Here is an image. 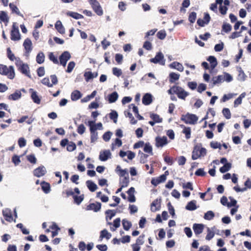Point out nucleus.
I'll return each mask as SVG.
<instances>
[{
  "mask_svg": "<svg viewBox=\"0 0 251 251\" xmlns=\"http://www.w3.org/2000/svg\"><path fill=\"white\" fill-rule=\"evenodd\" d=\"M15 65L18 68V70L23 74H24L29 78L31 77L29 68L27 64L24 63L20 59H17Z\"/></svg>",
  "mask_w": 251,
  "mask_h": 251,
  "instance_id": "f257e3e1",
  "label": "nucleus"
},
{
  "mask_svg": "<svg viewBox=\"0 0 251 251\" xmlns=\"http://www.w3.org/2000/svg\"><path fill=\"white\" fill-rule=\"evenodd\" d=\"M0 74L7 75L10 79H13L15 77V71L13 66H10L7 67L4 65H0Z\"/></svg>",
  "mask_w": 251,
  "mask_h": 251,
  "instance_id": "f03ea898",
  "label": "nucleus"
},
{
  "mask_svg": "<svg viewBox=\"0 0 251 251\" xmlns=\"http://www.w3.org/2000/svg\"><path fill=\"white\" fill-rule=\"evenodd\" d=\"M206 154V150L201 147L200 145L195 146L192 152V158L193 160H196L198 158L204 156Z\"/></svg>",
  "mask_w": 251,
  "mask_h": 251,
  "instance_id": "7ed1b4c3",
  "label": "nucleus"
},
{
  "mask_svg": "<svg viewBox=\"0 0 251 251\" xmlns=\"http://www.w3.org/2000/svg\"><path fill=\"white\" fill-rule=\"evenodd\" d=\"M181 120L187 124L195 125L198 120V117L195 114L187 113L182 115Z\"/></svg>",
  "mask_w": 251,
  "mask_h": 251,
  "instance_id": "20e7f679",
  "label": "nucleus"
},
{
  "mask_svg": "<svg viewBox=\"0 0 251 251\" xmlns=\"http://www.w3.org/2000/svg\"><path fill=\"white\" fill-rule=\"evenodd\" d=\"M90 4L94 10V11L98 15L102 16L103 14V11L100 3L98 0H91Z\"/></svg>",
  "mask_w": 251,
  "mask_h": 251,
  "instance_id": "39448f33",
  "label": "nucleus"
},
{
  "mask_svg": "<svg viewBox=\"0 0 251 251\" xmlns=\"http://www.w3.org/2000/svg\"><path fill=\"white\" fill-rule=\"evenodd\" d=\"M150 61L155 64L158 63L161 65H164L165 64L164 55L161 52H158L154 58L150 59Z\"/></svg>",
  "mask_w": 251,
  "mask_h": 251,
  "instance_id": "423d86ee",
  "label": "nucleus"
},
{
  "mask_svg": "<svg viewBox=\"0 0 251 251\" xmlns=\"http://www.w3.org/2000/svg\"><path fill=\"white\" fill-rule=\"evenodd\" d=\"M71 55L70 52L68 51L63 52L59 56V63L65 67L66 65L67 61L71 58Z\"/></svg>",
  "mask_w": 251,
  "mask_h": 251,
  "instance_id": "0eeeda50",
  "label": "nucleus"
},
{
  "mask_svg": "<svg viewBox=\"0 0 251 251\" xmlns=\"http://www.w3.org/2000/svg\"><path fill=\"white\" fill-rule=\"evenodd\" d=\"M175 94L177 96L179 99L185 100L186 97L189 95V93L185 91L183 88L181 87L176 86L175 88Z\"/></svg>",
  "mask_w": 251,
  "mask_h": 251,
  "instance_id": "6e6552de",
  "label": "nucleus"
},
{
  "mask_svg": "<svg viewBox=\"0 0 251 251\" xmlns=\"http://www.w3.org/2000/svg\"><path fill=\"white\" fill-rule=\"evenodd\" d=\"M111 157V153L109 150L101 151L99 155V159L102 161H105Z\"/></svg>",
  "mask_w": 251,
  "mask_h": 251,
  "instance_id": "1a4fd4ad",
  "label": "nucleus"
},
{
  "mask_svg": "<svg viewBox=\"0 0 251 251\" xmlns=\"http://www.w3.org/2000/svg\"><path fill=\"white\" fill-rule=\"evenodd\" d=\"M46 172V168L44 166H41L35 169L33 174L35 176L40 177L43 176Z\"/></svg>",
  "mask_w": 251,
  "mask_h": 251,
  "instance_id": "9d476101",
  "label": "nucleus"
},
{
  "mask_svg": "<svg viewBox=\"0 0 251 251\" xmlns=\"http://www.w3.org/2000/svg\"><path fill=\"white\" fill-rule=\"evenodd\" d=\"M155 141L157 147H162L167 144V138L166 136L157 137L155 139Z\"/></svg>",
  "mask_w": 251,
  "mask_h": 251,
  "instance_id": "9b49d317",
  "label": "nucleus"
},
{
  "mask_svg": "<svg viewBox=\"0 0 251 251\" xmlns=\"http://www.w3.org/2000/svg\"><path fill=\"white\" fill-rule=\"evenodd\" d=\"M3 215L7 221L11 222L13 221L12 217V212L11 210L8 208L3 209L2 211Z\"/></svg>",
  "mask_w": 251,
  "mask_h": 251,
  "instance_id": "f8f14e48",
  "label": "nucleus"
},
{
  "mask_svg": "<svg viewBox=\"0 0 251 251\" xmlns=\"http://www.w3.org/2000/svg\"><path fill=\"white\" fill-rule=\"evenodd\" d=\"M111 234L107 230L104 229L100 232V235L99 237V241L101 242L103 238H105L106 240H109L111 237Z\"/></svg>",
  "mask_w": 251,
  "mask_h": 251,
  "instance_id": "ddd939ff",
  "label": "nucleus"
},
{
  "mask_svg": "<svg viewBox=\"0 0 251 251\" xmlns=\"http://www.w3.org/2000/svg\"><path fill=\"white\" fill-rule=\"evenodd\" d=\"M101 208V203L100 202L92 203L87 207V210H93L95 212L99 211Z\"/></svg>",
  "mask_w": 251,
  "mask_h": 251,
  "instance_id": "4468645a",
  "label": "nucleus"
},
{
  "mask_svg": "<svg viewBox=\"0 0 251 251\" xmlns=\"http://www.w3.org/2000/svg\"><path fill=\"white\" fill-rule=\"evenodd\" d=\"M97 73H92L90 71H86L84 74L85 79L87 82H88L91 79L97 77Z\"/></svg>",
  "mask_w": 251,
  "mask_h": 251,
  "instance_id": "2eb2a0df",
  "label": "nucleus"
},
{
  "mask_svg": "<svg viewBox=\"0 0 251 251\" xmlns=\"http://www.w3.org/2000/svg\"><path fill=\"white\" fill-rule=\"evenodd\" d=\"M32 42L30 39L26 38L23 44V46L26 50V53L28 54L32 50Z\"/></svg>",
  "mask_w": 251,
  "mask_h": 251,
  "instance_id": "dca6fc26",
  "label": "nucleus"
},
{
  "mask_svg": "<svg viewBox=\"0 0 251 251\" xmlns=\"http://www.w3.org/2000/svg\"><path fill=\"white\" fill-rule=\"evenodd\" d=\"M204 226L202 224H195L193 225V228L196 235L201 233L203 230Z\"/></svg>",
  "mask_w": 251,
  "mask_h": 251,
  "instance_id": "f3484780",
  "label": "nucleus"
},
{
  "mask_svg": "<svg viewBox=\"0 0 251 251\" xmlns=\"http://www.w3.org/2000/svg\"><path fill=\"white\" fill-rule=\"evenodd\" d=\"M152 101V95L151 94L146 93L143 97L142 102L145 105H149Z\"/></svg>",
  "mask_w": 251,
  "mask_h": 251,
  "instance_id": "a211bd4d",
  "label": "nucleus"
},
{
  "mask_svg": "<svg viewBox=\"0 0 251 251\" xmlns=\"http://www.w3.org/2000/svg\"><path fill=\"white\" fill-rule=\"evenodd\" d=\"M135 189L133 187H131L127 191V193L128 195V200L130 202H133L135 201V197L134 195Z\"/></svg>",
  "mask_w": 251,
  "mask_h": 251,
  "instance_id": "6ab92c4d",
  "label": "nucleus"
},
{
  "mask_svg": "<svg viewBox=\"0 0 251 251\" xmlns=\"http://www.w3.org/2000/svg\"><path fill=\"white\" fill-rule=\"evenodd\" d=\"M21 39L19 30H11V39L13 41H18Z\"/></svg>",
  "mask_w": 251,
  "mask_h": 251,
  "instance_id": "aec40b11",
  "label": "nucleus"
},
{
  "mask_svg": "<svg viewBox=\"0 0 251 251\" xmlns=\"http://www.w3.org/2000/svg\"><path fill=\"white\" fill-rule=\"evenodd\" d=\"M215 227L213 226V227L209 228L207 227V234L206 236L205 239L207 240H210L212 238H213L215 235Z\"/></svg>",
  "mask_w": 251,
  "mask_h": 251,
  "instance_id": "412c9836",
  "label": "nucleus"
},
{
  "mask_svg": "<svg viewBox=\"0 0 251 251\" xmlns=\"http://www.w3.org/2000/svg\"><path fill=\"white\" fill-rule=\"evenodd\" d=\"M160 206V200L156 199L154 200L151 204V210L152 212H155L159 209Z\"/></svg>",
  "mask_w": 251,
  "mask_h": 251,
  "instance_id": "4be33fe9",
  "label": "nucleus"
},
{
  "mask_svg": "<svg viewBox=\"0 0 251 251\" xmlns=\"http://www.w3.org/2000/svg\"><path fill=\"white\" fill-rule=\"evenodd\" d=\"M170 67L171 68L176 69L179 72H182L184 70L182 65L177 62H173L170 65Z\"/></svg>",
  "mask_w": 251,
  "mask_h": 251,
  "instance_id": "5701e85b",
  "label": "nucleus"
},
{
  "mask_svg": "<svg viewBox=\"0 0 251 251\" xmlns=\"http://www.w3.org/2000/svg\"><path fill=\"white\" fill-rule=\"evenodd\" d=\"M82 96L80 92L78 90L74 91L71 94V99L73 101H76L79 99Z\"/></svg>",
  "mask_w": 251,
  "mask_h": 251,
  "instance_id": "b1692460",
  "label": "nucleus"
},
{
  "mask_svg": "<svg viewBox=\"0 0 251 251\" xmlns=\"http://www.w3.org/2000/svg\"><path fill=\"white\" fill-rule=\"evenodd\" d=\"M185 208L190 211L195 210L197 208L196 206V201L195 200L192 201L188 203L185 207Z\"/></svg>",
  "mask_w": 251,
  "mask_h": 251,
  "instance_id": "393cba45",
  "label": "nucleus"
},
{
  "mask_svg": "<svg viewBox=\"0 0 251 251\" xmlns=\"http://www.w3.org/2000/svg\"><path fill=\"white\" fill-rule=\"evenodd\" d=\"M55 27L60 33L64 34L65 33V28L60 21H57L56 22Z\"/></svg>",
  "mask_w": 251,
  "mask_h": 251,
  "instance_id": "a878e982",
  "label": "nucleus"
},
{
  "mask_svg": "<svg viewBox=\"0 0 251 251\" xmlns=\"http://www.w3.org/2000/svg\"><path fill=\"white\" fill-rule=\"evenodd\" d=\"M86 183L87 187L91 192L95 191L98 188L97 185L91 180H87Z\"/></svg>",
  "mask_w": 251,
  "mask_h": 251,
  "instance_id": "bb28decb",
  "label": "nucleus"
},
{
  "mask_svg": "<svg viewBox=\"0 0 251 251\" xmlns=\"http://www.w3.org/2000/svg\"><path fill=\"white\" fill-rule=\"evenodd\" d=\"M42 189L46 194H48L50 191V187L49 183L43 181L41 183Z\"/></svg>",
  "mask_w": 251,
  "mask_h": 251,
  "instance_id": "cd10ccee",
  "label": "nucleus"
},
{
  "mask_svg": "<svg viewBox=\"0 0 251 251\" xmlns=\"http://www.w3.org/2000/svg\"><path fill=\"white\" fill-rule=\"evenodd\" d=\"M30 91L31 92V97L33 101L36 103L39 104L41 100L37 95L36 92L33 91L32 89H30Z\"/></svg>",
  "mask_w": 251,
  "mask_h": 251,
  "instance_id": "c85d7f7f",
  "label": "nucleus"
},
{
  "mask_svg": "<svg viewBox=\"0 0 251 251\" xmlns=\"http://www.w3.org/2000/svg\"><path fill=\"white\" fill-rule=\"evenodd\" d=\"M67 15L76 20L83 18V15L75 12H68Z\"/></svg>",
  "mask_w": 251,
  "mask_h": 251,
  "instance_id": "c756f323",
  "label": "nucleus"
},
{
  "mask_svg": "<svg viewBox=\"0 0 251 251\" xmlns=\"http://www.w3.org/2000/svg\"><path fill=\"white\" fill-rule=\"evenodd\" d=\"M118 94L116 92H114L108 96V101L109 103L115 102L118 98Z\"/></svg>",
  "mask_w": 251,
  "mask_h": 251,
  "instance_id": "7c9ffc66",
  "label": "nucleus"
},
{
  "mask_svg": "<svg viewBox=\"0 0 251 251\" xmlns=\"http://www.w3.org/2000/svg\"><path fill=\"white\" fill-rule=\"evenodd\" d=\"M21 93L20 91H16L13 94L9 96V99L16 100L19 99L21 97Z\"/></svg>",
  "mask_w": 251,
  "mask_h": 251,
  "instance_id": "2f4dec72",
  "label": "nucleus"
},
{
  "mask_svg": "<svg viewBox=\"0 0 251 251\" xmlns=\"http://www.w3.org/2000/svg\"><path fill=\"white\" fill-rule=\"evenodd\" d=\"M212 81L214 85L220 84L224 81V77L223 75H219L217 76L213 77Z\"/></svg>",
  "mask_w": 251,
  "mask_h": 251,
  "instance_id": "473e14b6",
  "label": "nucleus"
},
{
  "mask_svg": "<svg viewBox=\"0 0 251 251\" xmlns=\"http://www.w3.org/2000/svg\"><path fill=\"white\" fill-rule=\"evenodd\" d=\"M9 7H10L11 10H12V12L15 13L16 14H17L22 17H24L23 15L22 14H21V13L19 11L18 8L17 7V6H16L15 5H14L13 3H10L9 4Z\"/></svg>",
  "mask_w": 251,
  "mask_h": 251,
  "instance_id": "72a5a7b5",
  "label": "nucleus"
},
{
  "mask_svg": "<svg viewBox=\"0 0 251 251\" xmlns=\"http://www.w3.org/2000/svg\"><path fill=\"white\" fill-rule=\"evenodd\" d=\"M45 58V56L44 53L40 52L36 56V61L38 64H42L44 62Z\"/></svg>",
  "mask_w": 251,
  "mask_h": 251,
  "instance_id": "f704fd0d",
  "label": "nucleus"
},
{
  "mask_svg": "<svg viewBox=\"0 0 251 251\" xmlns=\"http://www.w3.org/2000/svg\"><path fill=\"white\" fill-rule=\"evenodd\" d=\"M7 52L8 58L11 61H15V63L16 62L17 59H20V58L15 56L9 48L7 49Z\"/></svg>",
  "mask_w": 251,
  "mask_h": 251,
  "instance_id": "c9c22d12",
  "label": "nucleus"
},
{
  "mask_svg": "<svg viewBox=\"0 0 251 251\" xmlns=\"http://www.w3.org/2000/svg\"><path fill=\"white\" fill-rule=\"evenodd\" d=\"M231 167V164L230 163H227L224 164V165L221 167L220 169V171L222 173H226V172L228 171Z\"/></svg>",
  "mask_w": 251,
  "mask_h": 251,
  "instance_id": "e433bc0d",
  "label": "nucleus"
},
{
  "mask_svg": "<svg viewBox=\"0 0 251 251\" xmlns=\"http://www.w3.org/2000/svg\"><path fill=\"white\" fill-rule=\"evenodd\" d=\"M207 60L211 64V67L212 69H214L217 65L216 58L213 56H210Z\"/></svg>",
  "mask_w": 251,
  "mask_h": 251,
  "instance_id": "4c0bfd02",
  "label": "nucleus"
},
{
  "mask_svg": "<svg viewBox=\"0 0 251 251\" xmlns=\"http://www.w3.org/2000/svg\"><path fill=\"white\" fill-rule=\"evenodd\" d=\"M215 216L214 213L212 211H208L206 213H205L204 215V219L206 220H212Z\"/></svg>",
  "mask_w": 251,
  "mask_h": 251,
  "instance_id": "58836bf2",
  "label": "nucleus"
},
{
  "mask_svg": "<svg viewBox=\"0 0 251 251\" xmlns=\"http://www.w3.org/2000/svg\"><path fill=\"white\" fill-rule=\"evenodd\" d=\"M170 81L171 82H174L175 81L177 80L179 78L180 75L175 73H171L169 75Z\"/></svg>",
  "mask_w": 251,
  "mask_h": 251,
  "instance_id": "ea45409f",
  "label": "nucleus"
},
{
  "mask_svg": "<svg viewBox=\"0 0 251 251\" xmlns=\"http://www.w3.org/2000/svg\"><path fill=\"white\" fill-rule=\"evenodd\" d=\"M122 145V141L121 139L119 138H116L115 140L114 143H112L111 144V150L114 151L115 149V146H117L118 147H121Z\"/></svg>",
  "mask_w": 251,
  "mask_h": 251,
  "instance_id": "a19ab883",
  "label": "nucleus"
},
{
  "mask_svg": "<svg viewBox=\"0 0 251 251\" xmlns=\"http://www.w3.org/2000/svg\"><path fill=\"white\" fill-rule=\"evenodd\" d=\"M123 228L126 230L129 229L131 226V223L126 219H124L122 221Z\"/></svg>",
  "mask_w": 251,
  "mask_h": 251,
  "instance_id": "79ce46f5",
  "label": "nucleus"
},
{
  "mask_svg": "<svg viewBox=\"0 0 251 251\" xmlns=\"http://www.w3.org/2000/svg\"><path fill=\"white\" fill-rule=\"evenodd\" d=\"M144 151L147 153H149L151 155L153 154L152 149L150 143H146L144 147Z\"/></svg>",
  "mask_w": 251,
  "mask_h": 251,
  "instance_id": "37998d69",
  "label": "nucleus"
},
{
  "mask_svg": "<svg viewBox=\"0 0 251 251\" xmlns=\"http://www.w3.org/2000/svg\"><path fill=\"white\" fill-rule=\"evenodd\" d=\"M150 117L151 119L156 123H159L162 121V119L157 114H151Z\"/></svg>",
  "mask_w": 251,
  "mask_h": 251,
  "instance_id": "c03bdc74",
  "label": "nucleus"
},
{
  "mask_svg": "<svg viewBox=\"0 0 251 251\" xmlns=\"http://www.w3.org/2000/svg\"><path fill=\"white\" fill-rule=\"evenodd\" d=\"M75 66V63L74 61H71L69 63L67 69L66 71L67 73H70L72 72Z\"/></svg>",
  "mask_w": 251,
  "mask_h": 251,
  "instance_id": "a18cd8bd",
  "label": "nucleus"
},
{
  "mask_svg": "<svg viewBox=\"0 0 251 251\" xmlns=\"http://www.w3.org/2000/svg\"><path fill=\"white\" fill-rule=\"evenodd\" d=\"M222 113L226 119H229L231 118L230 111L228 108H224L223 109Z\"/></svg>",
  "mask_w": 251,
  "mask_h": 251,
  "instance_id": "49530a36",
  "label": "nucleus"
},
{
  "mask_svg": "<svg viewBox=\"0 0 251 251\" xmlns=\"http://www.w3.org/2000/svg\"><path fill=\"white\" fill-rule=\"evenodd\" d=\"M237 95L236 94H233V93H230L228 94L227 95H224L223 98H222V101L223 102H225L231 98H232L234 96H235Z\"/></svg>",
  "mask_w": 251,
  "mask_h": 251,
  "instance_id": "de8ad7c7",
  "label": "nucleus"
},
{
  "mask_svg": "<svg viewBox=\"0 0 251 251\" xmlns=\"http://www.w3.org/2000/svg\"><path fill=\"white\" fill-rule=\"evenodd\" d=\"M110 118L113 120L115 123L117 122L118 113L116 111H112L109 114Z\"/></svg>",
  "mask_w": 251,
  "mask_h": 251,
  "instance_id": "09e8293b",
  "label": "nucleus"
},
{
  "mask_svg": "<svg viewBox=\"0 0 251 251\" xmlns=\"http://www.w3.org/2000/svg\"><path fill=\"white\" fill-rule=\"evenodd\" d=\"M112 73L114 75L119 77L122 74V71L119 68L114 67L112 69Z\"/></svg>",
  "mask_w": 251,
  "mask_h": 251,
  "instance_id": "8fccbe9b",
  "label": "nucleus"
},
{
  "mask_svg": "<svg viewBox=\"0 0 251 251\" xmlns=\"http://www.w3.org/2000/svg\"><path fill=\"white\" fill-rule=\"evenodd\" d=\"M182 132L185 134L186 138L188 139L191 137V128L187 127L183 129Z\"/></svg>",
  "mask_w": 251,
  "mask_h": 251,
  "instance_id": "3c124183",
  "label": "nucleus"
},
{
  "mask_svg": "<svg viewBox=\"0 0 251 251\" xmlns=\"http://www.w3.org/2000/svg\"><path fill=\"white\" fill-rule=\"evenodd\" d=\"M112 133L110 131H107L103 135L102 138L105 142H108L111 138Z\"/></svg>",
  "mask_w": 251,
  "mask_h": 251,
  "instance_id": "603ef678",
  "label": "nucleus"
},
{
  "mask_svg": "<svg viewBox=\"0 0 251 251\" xmlns=\"http://www.w3.org/2000/svg\"><path fill=\"white\" fill-rule=\"evenodd\" d=\"M157 37L161 40H163L166 36V33L165 30H161L158 31L157 33Z\"/></svg>",
  "mask_w": 251,
  "mask_h": 251,
  "instance_id": "864d4df0",
  "label": "nucleus"
},
{
  "mask_svg": "<svg viewBox=\"0 0 251 251\" xmlns=\"http://www.w3.org/2000/svg\"><path fill=\"white\" fill-rule=\"evenodd\" d=\"M246 77L247 75L242 70L240 71L238 76V79L240 81H244L246 80Z\"/></svg>",
  "mask_w": 251,
  "mask_h": 251,
  "instance_id": "5fc2aeb1",
  "label": "nucleus"
},
{
  "mask_svg": "<svg viewBox=\"0 0 251 251\" xmlns=\"http://www.w3.org/2000/svg\"><path fill=\"white\" fill-rule=\"evenodd\" d=\"M91 133V143L95 142L98 138V135L97 132H90Z\"/></svg>",
  "mask_w": 251,
  "mask_h": 251,
  "instance_id": "6e6d98bb",
  "label": "nucleus"
},
{
  "mask_svg": "<svg viewBox=\"0 0 251 251\" xmlns=\"http://www.w3.org/2000/svg\"><path fill=\"white\" fill-rule=\"evenodd\" d=\"M144 238H145V235L142 234L140 235L136 240V243L137 245H142L144 243Z\"/></svg>",
  "mask_w": 251,
  "mask_h": 251,
  "instance_id": "4d7b16f0",
  "label": "nucleus"
},
{
  "mask_svg": "<svg viewBox=\"0 0 251 251\" xmlns=\"http://www.w3.org/2000/svg\"><path fill=\"white\" fill-rule=\"evenodd\" d=\"M18 143L19 147L23 148L26 145V141L24 138L21 137L19 139Z\"/></svg>",
  "mask_w": 251,
  "mask_h": 251,
  "instance_id": "13d9d810",
  "label": "nucleus"
},
{
  "mask_svg": "<svg viewBox=\"0 0 251 251\" xmlns=\"http://www.w3.org/2000/svg\"><path fill=\"white\" fill-rule=\"evenodd\" d=\"M49 59L52 61L54 64H58L59 63V61L57 58V57H56L53 54V53L52 52H50V53L49 55Z\"/></svg>",
  "mask_w": 251,
  "mask_h": 251,
  "instance_id": "bf43d9fd",
  "label": "nucleus"
},
{
  "mask_svg": "<svg viewBox=\"0 0 251 251\" xmlns=\"http://www.w3.org/2000/svg\"><path fill=\"white\" fill-rule=\"evenodd\" d=\"M197 14L195 12H191L189 16V21L191 23H194L196 20Z\"/></svg>",
  "mask_w": 251,
  "mask_h": 251,
  "instance_id": "052dcab7",
  "label": "nucleus"
},
{
  "mask_svg": "<svg viewBox=\"0 0 251 251\" xmlns=\"http://www.w3.org/2000/svg\"><path fill=\"white\" fill-rule=\"evenodd\" d=\"M105 214L107 215V217H109V220H111L116 215V212L113 210H107L106 211Z\"/></svg>",
  "mask_w": 251,
  "mask_h": 251,
  "instance_id": "680f3d73",
  "label": "nucleus"
},
{
  "mask_svg": "<svg viewBox=\"0 0 251 251\" xmlns=\"http://www.w3.org/2000/svg\"><path fill=\"white\" fill-rule=\"evenodd\" d=\"M222 29L226 32H228L231 30V26L229 24H224L222 26Z\"/></svg>",
  "mask_w": 251,
  "mask_h": 251,
  "instance_id": "e2e57ef3",
  "label": "nucleus"
},
{
  "mask_svg": "<svg viewBox=\"0 0 251 251\" xmlns=\"http://www.w3.org/2000/svg\"><path fill=\"white\" fill-rule=\"evenodd\" d=\"M223 76L224 77V81L226 80V81H227L228 82L231 81L233 79L232 76L228 73H224V74L223 75Z\"/></svg>",
  "mask_w": 251,
  "mask_h": 251,
  "instance_id": "0e129e2a",
  "label": "nucleus"
},
{
  "mask_svg": "<svg viewBox=\"0 0 251 251\" xmlns=\"http://www.w3.org/2000/svg\"><path fill=\"white\" fill-rule=\"evenodd\" d=\"M210 146L211 148H212L214 149H221L222 145L219 142L213 141L210 143Z\"/></svg>",
  "mask_w": 251,
  "mask_h": 251,
  "instance_id": "69168bd1",
  "label": "nucleus"
},
{
  "mask_svg": "<svg viewBox=\"0 0 251 251\" xmlns=\"http://www.w3.org/2000/svg\"><path fill=\"white\" fill-rule=\"evenodd\" d=\"M27 159L30 163L35 164L36 163L37 159L33 154H30L27 156Z\"/></svg>",
  "mask_w": 251,
  "mask_h": 251,
  "instance_id": "338daca9",
  "label": "nucleus"
},
{
  "mask_svg": "<svg viewBox=\"0 0 251 251\" xmlns=\"http://www.w3.org/2000/svg\"><path fill=\"white\" fill-rule=\"evenodd\" d=\"M0 19L3 22L8 21V16L6 13L4 11H1L0 13Z\"/></svg>",
  "mask_w": 251,
  "mask_h": 251,
  "instance_id": "774afa93",
  "label": "nucleus"
}]
</instances>
